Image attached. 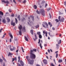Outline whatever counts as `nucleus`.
<instances>
[{
  "label": "nucleus",
  "instance_id": "1",
  "mask_svg": "<svg viewBox=\"0 0 66 66\" xmlns=\"http://www.w3.org/2000/svg\"><path fill=\"white\" fill-rule=\"evenodd\" d=\"M30 58L31 59H35L36 58V55L34 54L33 53V51L32 50H30Z\"/></svg>",
  "mask_w": 66,
  "mask_h": 66
},
{
  "label": "nucleus",
  "instance_id": "2",
  "mask_svg": "<svg viewBox=\"0 0 66 66\" xmlns=\"http://www.w3.org/2000/svg\"><path fill=\"white\" fill-rule=\"evenodd\" d=\"M61 16H59L58 17V19H59V20L60 22H64V19L63 18H62L61 19Z\"/></svg>",
  "mask_w": 66,
  "mask_h": 66
},
{
  "label": "nucleus",
  "instance_id": "3",
  "mask_svg": "<svg viewBox=\"0 0 66 66\" xmlns=\"http://www.w3.org/2000/svg\"><path fill=\"white\" fill-rule=\"evenodd\" d=\"M33 62H34V60H33L32 59V60H30L29 61V63L31 65H33Z\"/></svg>",
  "mask_w": 66,
  "mask_h": 66
},
{
  "label": "nucleus",
  "instance_id": "4",
  "mask_svg": "<svg viewBox=\"0 0 66 66\" xmlns=\"http://www.w3.org/2000/svg\"><path fill=\"white\" fill-rule=\"evenodd\" d=\"M40 13H41L42 15H44V10L43 9H41L40 11Z\"/></svg>",
  "mask_w": 66,
  "mask_h": 66
},
{
  "label": "nucleus",
  "instance_id": "5",
  "mask_svg": "<svg viewBox=\"0 0 66 66\" xmlns=\"http://www.w3.org/2000/svg\"><path fill=\"white\" fill-rule=\"evenodd\" d=\"M43 62L44 64H47V60L46 59H44L43 60Z\"/></svg>",
  "mask_w": 66,
  "mask_h": 66
},
{
  "label": "nucleus",
  "instance_id": "6",
  "mask_svg": "<svg viewBox=\"0 0 66 66\" xmlns=\"http://www.w3.org/2000/svg\"><path fill=\"white\" fill-rule=\"evenodd\" d=\"M20 63L21 66H23V65H24V63H23V62L22 60H20Z\"/></svg>",
  "mask_w": 66,
  "mask_h": 66
},
{
  "label": "nucleus",
  "instance_id": "7",
  "mask_svg": "<svg viewBox=\"0 0 66 66\" xmlns=\"http://www.w3.org/2000/svg\"><path fill=\"white\" fill-rule=\"evenodd\" d=\"M11 25L12 26H15V22H14L13 23V21H11Z\"/></svg>",
  "mask_w": 66,
  "mask_h": 66
},
{
  "label": "nucleus",
  "instance_id": "8",
  "mask_svg": "<svg viewBox=\"0 0 66 66\" xmlns=\"http://www.w3.org/2000/svg\"><path fill=\"white\" fill-rule=\"evenodd\" d=\"M22 28V26L21 25H20L18 27V29L20 30H21Z\"/></svg>",
  "mask_w": 66,
  "mask_h": 66
},
{
  "label": "nucleus",
  "instance_id": "9",
  "mask_svg": "<svg viewBox=\"0 0 66 66\" xmlns=\"http://www.w3.org/2000/svg\"><path fill=\"white\" fill-rule=\"evenodd\" d=\"M19 33L20 35H22V32H21V30H20V31H19Z\"/></svg>",
  "mask_w": 66,
  "mask_h": 66
},
{
  "label": "nucleus",
  "instance_id": "10",
  "mask_svg": "<svg viewBox=\"0 0 66 66\" xmlns=\"http://www.w3.org/2000/svg\"><path fill=\"white\" fill-rule=\"evenodd\" d=\"M15 49H16V48L14 47H13V49L12 48H11L10 49V51H13V50H15Z\"/></svg>",
  "mask_w": 66,
  "mask_h": 66
},
{
  "label": "nucleus",
  "instance_id": "11",
  "mask_svg": "<svg viewBox=\"0 0 66 66\" xmlns=\"http://www.w3.org/2000/svg\"><path fill=\"white\" fill-rule=\"evenodd\" d=\"M23 32H26V29L25 28V27L24 26L22 28Z\"/></svg>",
  "mask_w": 66,
  "mask_h": 66
},
{
  "label": "nucleus",
  "instance_id": "12",
  "mask_svg": "<svg viewBox=\"0 0 66 66\" xmlns=\"http://www.w3.org/2000/svg\"><path fill=\"white\" fill-rule=\"evenodd\" d=\"M7 22H10L11 21V20L9 18H7Z\"/></svg>",
  "mask_w": 66,
  "mask_h": 66
},
{
  "label": "nucleus",
  "instance_id": "13",
  "mask_svg": "<svg viewBox=\"0 0 66 66\" xmlns=\"http://www.w3.org/2000/svg\"><path fill=\"white\" fill-rule=\"evenodd\" d=\"M35 39L34 38H33V39L34 40V41H35L37 39V36H36V35H35Z\"/></svg>",
  "mask_w": 66,
  "mask_h": 66
},
{
  "label": "nucleus",
  "instance_id": "14",
  "mask_svg": "<svg viewBox=\"0 0 66 66\" xmlns=\"http://www.w3.org/2000/svg\"><path fill=\"white\" fill-rule=\"evenodd\" d=\"M30 17L31 18H32V20L33 21H34V16L33 15H30Z\"/></svg>",
  "mask_w": 66,
  "mask_h": 66
},
{
  "label": "nucleus",
  "instance_id": "15",
  "mask_svg": "<svg viewBox=\"0 0 66 66\" xmlns=\"http://www.w3.org/2000/svg\"><path fill=\"white\" fill-rule=\"evenodd\" d=\"M45 23L46 25L45 26L46 28H48V23L46 22H45Z\"/></svg>",
  "mask_w": 66,
  "mask_h": 66
},
{
  "label": "nucleus",
  "instance_id": "16",
  "mask_svg": "<svg viewBox=\"0 0 66 66\" xmlns=\"http://www.w3.org/2000/svg\"><path fill=\"white\" fill-rule=\"evenodd\" d=\"M2 22L3 23H6V20H5V19H3L2 20Z\"/></svg>",
  "mask_w": 66,
  "mask_h": 66
},
{
  "label": "nucleus",
  "instance_id": "17",
  "mask_svg": "<svg viewBox=\"0 0 66 66\" xmlns=\"http://www.w3.org/2000/svg\"><path fill=\"white\" fill-rule=\"evenodd\" d=\"M1 15L2 16H3V13L2 11H0V16Z\"/></svg>",
  "mask_w": 66,
  "mask_h": 66
},
{
  "label": "nucleus",
  "instance_id": "18",
  "mask_svg": "<svg viewBox=\"0 0 66 66\" xmlns=\"http://www.w3.org/2000/svg\"><path fill=\"white\" fill-rule=\"evenodd\" d=\"M24 39L25 40H26V41H27V42H28V38H27V37H26V36H25Z\"/></svg>",
  "mask_w": 66,
  "mask_h": 66
},
{
  "label": "nucleus",
  "instance_id": "19",
  "mask_svg": "<svg viewBox=\"0 0 66 66\" xmlns=\"http://www.w3.org/2000/svg\"><path fill=\"white\" fill-rule=\"evenodd\" d=\"M61 42H62L61 40H60L58 42V44H60L61 43Z\"/></svg>",
  "mask_w": 66,
  "mask_h": 66
},
{
  "label": "nucleus",
  "instance_id": "20",
  "mask_svg": "<svg viewBox=\"0 0 66 66\" xmlns=\"http://www.w3.org/2000/svg\"><path fill=\"white\" fill-rule=\"evenodd\" d=\"M9 35L10 36L11 38H12V39L13 38V36L11 34V33H9Z\"/></svg>",
  "mask_w": 66,
  "mask_h": 66
},
{
  "label": "nucleus",
  "instance_id": "21",
  "mask_svg": "<svg viewBox=\"0 0 66 66\" xmlns=\"http://www.w3.org/2000/svg\"><path fill=\"white\" fill-rule=\"evenodd\" d=\"M34 7L35 9H37V6L35 5H34Z\"/></svg>",
  "mask_w": 66,
  "mask_h": 66
},
{
  "label": "nucleus",
  "instance_id": "22",
  "mask_svg": "<svg viewBox=\"0 0 66 66\" xmlns=\"http://www.w3.org/2000/svg\"><path fill=\"white\" fill-rule=\"evenodd\" d=\"M37 50L36 49H34L32 50V52H33V51H34L35 52H36V51H37Z\"/></svg>",
  "mask_w": 66,
  "mask_h": 66
},
{
  "label": "nucleus",
  "instance_id": "23",
  "mask_svg": "<svg viewBox=\"0 0 66 66\" xmlns=\"http://www.w3.org/2000/svg\"><path fill=\"white\" fill-rule=\"evenodd\" d=\"M15 23L17 24V22H18V20H17V19L16 18H15Z\"/></svg>",
  "mask_w": 66,
  "mask_h": 66
},
{
  "label": "nucleus",
  "instance_id": "24",
  "mask_svg": "<svg viewBox=\"0 0 66 66\" xmlns=\"http://www.w3.org/2000/svg\"><path fill=\"white\" fill-rule=\"evenodd\" d=\"M30 32L31 33L32 35H33V30H30Z\"/></svg>",
  "mask_w": 66,
  "mask_h": 66
},
{
  "label": "nucleus",
  "instance_id": "25",
  "mask_svg": "<svg viewBox=\"0 0 66 66\" xmlns=\"http://www.w3.org/2000/svg\"><path fill=\"white\" fill-rule=\"evenodd\" d=\"M10 55H13V54L10 52H9L8 55V56H10Z\"/></svg>",
  "mask_w": 66,
  "mask_h": 66
},
{
  "label": "nucleus",
  "instance_id": "26",
  "mask_svg": "<svg viewBox=\"0 0 66 66\" xmlns=\"http://www.w3.org/2000/svg\"><path fill=\"white\" fill-rule=\"evenodd\" d=\"M59 63H62V60H59L58 61Z\"/></svg>",
  "mask_w": 66,
  "mask_h": 66
},
{
  "label": "nucleus",
  "instance_id": "27",
  "mask_svg": "<svg viewBox=\"0 0 66 66\" xmlns=\"http://www.w3.org/2000/svg\"><path fill=\"white\" fill-rule=\"evenodd\" d=\"M59 15H63V13H62L60 12H59Z\"/></svg>",
  "mask_w": 66,
  "mask_h": 66
},
{
  "label": "nucleus",
  "instance_id": "28",
  "mask_svg": "<svg viewBox=\"0 0 66 66\" xmlns=\"http://www.w3.org/2000/svg\"><path fill=\"white\" fill-rule=\"evenodd\" d=\"M56 46L57 49H59V45H58V44H56Z\"/></svg>",
  "mask_w": 66,
  "mask_h": 66
},
{
  "label": "nucleus",
  "instance_id": "29",
  "mask_svg": "<svg viewBox=\"0 0 66 66\" xmlns=\"http://www.w3.org/2000/svg\"><path fill=\"white\" fill-rule=\"evenodd\" d=\"M37 34H38V35H40V32H37Z\"/></svg>",
  "mask_w": 66,
  "mask_h": 66
},
{
  "label": "nucleus",
  "instance_id": "30",
  "mask_svg": "<svg viewBox=\"0 0 66 66\" xmlns=\"http://www.w3.org/2000/svg\"><path fill=\"white\" fill-rule=\"evenodd\" d=\"M55 21L56 22H59V20L58 19H56L55 20Z\"/></svg>",
  "mask_w": 66,
  "mask_h": 66
},
{
  "label": "nucleus",
  "instance_id": "31",
  "mask_svg": "<svg viewBox=\"0 0 66 66\" xmlns=\"http://www.w3.org/2000/svg\"><path fill=\"white\" fill-rule=\"evenodd\" d=\"M2 58L3 60H4V61H5V62H6V60H5V58H4L3 57H2Z\"/></svg>",
  "mask_w": 66,
  "mask_h": 66
},
{
  "label": "nucleus",
  "instance_id": "32",
  "mask_svg": "<svg viewBox=\"0 0 66 66\" xmlns=\"http://www.w3.org/2000/svg\"><path fill=\"white\" fill-rule=\"evenodd\" d=\"M0 62L1 63H2L3 62V60L2 59H0Z\"/></svg>",
  "mask_w": 66,
  "mask_h": 66
},
{
  "label": "nucleus",
  "instance_id": "33",
  "mask_svg": "<svg viewBox=\"0 0 66 66\" xmlns=\"http://www.w3.org/2000/svg\"><path fill=\"white\" fill-rule=\"evenodd\" d=\"M40 46L41 49H42V48H43V46H42V44H41V43H40Z\"/></svg>",
  "mask_w": 66,
  "mask_h": 66
},
{
  "label": "nucleus",
  "instance_id": "34",
  "mask_svg": "<svg viewBox=\"0 0 66 66\" xmlns=\"http://www.w3.org/2000/svg\"><path fill=\"white\" fill-rule=\"evenodd\" d=\"M5 3H7V4H9V2L8 1H5Z\"/></svg>",
  "mask_w": 66,
  "mask_h": 66
},
{
  "label": "nucleus",
  "instance_id": "35",
  "mask_svg": "<svg viewBox=\"0 0 66 66\" xmlns=\"http://www.w3.org/2000/svg\"><path fill=\"white\" fill-rule=\"evenodd\" d=\"M18 62H19V61H20V56H19L18 57Z\"/></svg>",
  "mask_w": 66,
  "mask_h": 66
},
{
  "label": "nucleus",
  "instance_id": "36",
  "mask_svg": "<svg viewBox=\"0 0 66 66\" xmlns=\"http://www.w3.org/2000/svg\"><path fill=\"white\" fill-rule=\"evenodd\" d=\"M39 37L40 38H42V35H39Z\"/></svg>",
  "mask_w": 66,
  "mask_h": 66
},
{
  "label": "nucleus",
  "instance_id": "37",
  "mask_svg": "<svg viewBox=\"0 0 66 66\" xmlns=\"http://www.w3.org/2000/svg\"><path fill=\"white\" fill-rule=\"evenodd\" d=\"M57 56H58V54L56 53V56H55V57L56 58H57Z\"/></svg>",
  "mask_w": 66,
  "mask_h": 66
},
{
  "label": "nucleus",
  "instance_id": "38",
  "mask_svg": "<svg viewBox=\"0 0 66 66\" xmlns=\"http://www.w3.org/2000/svg\"><path fill=\"white\" fill-rule=\"evenodd\" d=\"M36 12L38 14H40V12H39L38 11V10L36 11Z\"/></svg>",
  "mask_w": 66,
  "mask_h": 66
},
{
  "label": "nucleus",
  "instance_id": "39",
  "mask_svg": "<svg viewBox=\"0 0 66 66\" xmlns=\"http://www.w3.org/2000/svg\"><path fill=\"white\" fill-rule=\"evenodd\" d=\"M28 56H26V58L27 59V60L28 61H30V59H28Z\"/></svg>",
  "mask_w": 66,
  "mask_h": 66
},
{
  "label": "nucleus",
  "instance_id": "40",
  "mask_svg": "<svg viewBox=\"0 0 66 66\" xmlns=\"http://www.w3.org/2000/svg\"><path fill=\"white\" fill-rule=\"evenodd\" d=\"M26 2H27V1L26 0H25L23 2V3H26Z\"/></svg>",
  "mask_w": 66,
  "mask_h": 66
},
{
  "label": "nucleus",
  "instance_id": "41",
  "mask_svg": "<svg viewBox=\"0 0 66 66\" xmlns=\"http://www.w3.org/2000/svg\"><path fill=\"white\" fill-rule=\"evenodd\" d=\"M8 11L10 13H11L12 12V10H11L10 9H9L8 10Z\"/></svg>",
  "mask_w": 66,
  "mask_h": 66
},
{
  "label": "nucleus",
  "instance_id": "42",
  "mask_svg": "<svg viewBox=\"0 0 66 66\" xmlns=\"http://www.w3.org/2000/svg\"><path fill=\"white\" fill-rule=\"evenodd\" d=\"M48 34V32H46L45 33V36H46V37H47V34Z\"/></svg>",
  "mask_w": 66,
  "mask_h": 66
},
{
  "label": "nucleus",
  "instance_id": "43",
  "mask_svg": "<svg viewBox=\"0 0 66 66\" xmlns=\"http://www.w3.org/2000/svg\"><path fill=\"white\" fill-rule=\"evenodd\" d=\"M40 43V39H39L38 42V44H39V43Z\"/></svg>",
  "mask_w": 66,
  "mask_h": 66
},
{
  "label": "nucleus",
  "instance_id": "44",
  "mask_svg": "<svg viewBox=\"0 0 66 66\" xmlns=\"http://www.w3.org/2000/svg\"><path fill=\"white\" fill-rule=\"evenodd\" d=\"M51 66H55V65H54L53 63H52L51 64Z\"/></svg>",
  "mask_w": 66,
  "mask_h": 66
},
{
  "label": "nucleus",
  "instance_id": "45",
  "mask_svg": "<svg viewBox=\"0 0 66 66\" xmlns=\"http://www.w3.org/2000/svg\"><path fill=\"white\" fill-rule=\"evenodd\" d=\"M2 2H4L5 3V0H2Z\"/></svg>",
  "mask_w": 66,
  "mask_h": 66
},
{
  "label": "nucleus",
  "instance_id": "46",
  "mask_svg": "<svg viewBox=\"0 0 66 66\" xmlns=\"http://www.w3.org/2000/svg\"><path fill=\"white\" fill-rule=\"evenodd\" d=\"M11 16H12V17H14V14L13 13H12Z\"/></svg>",
  "mask_w": 66,
  "mask_h": 66
},
{
  "label": "nucleus",
  "instance_id": "47",
  "mask_svg": "<svg viewBox=\"0 0 66 66\" xmlns=\"http://www.w3.org/2000/svg\"><path fill=\"white\" fill-rule=\"evenodd\" d=\"M39 27V25H38L36 26V28H38Z\"/></svg>",
  "mask_w": 66,
  "mask_h": 66
},
{
  "label": "nucleus",
  "instance_id": "48",
  "mask_svg": "<svg viewBox=\"0 0 66 66\" xmlns=\"http://www.w3.org/2000/svg\"><path fill=\"white\" fill-rule=\"evenodd\" d=\"M46 31H43V34H45V33H46Z\"/></svg>",
  "mask_w": 66,
  "mask_h": 66
},
{
  "label": "nucleus",
  "instance_id": "49",
  "mask_svg": "<svg viewBox=\"0 0 66 66\" xmlns=\"http://www.w3.org/2000/svg\"><path fill=\"white\" fill-rule=\"evenodd\" d=\"M3 30V28H2L0 30V32L1 33L2 32V30Z\"/></svg>",
  "mask_w": 66,
  "mask_h": 66
},
{
  "label": "nucleus",
  "instance_id": "50",
  "mask_svg": "<svg viewBox=\"0 0 66 66\" xmlns=\"http://www.w3.org/2000/svg\"><path fill=\"white\" fill-rule=\"evenodd\" d=\"M42 26H43V27H44L45 28H46V26H45L43 24H42Z\"/></svg>",
  "mask_w": 66,
  "mask_h": 66
},
{
  "label": "nucleus",
  "instance_id": "51",
  "mask_svg": "<svg viewBox=\"0 0 66 66\" xmlns=\"http://www.w3.org/2000/svg\"><path fill=\"white\" fill-rule=\"evenodd\" d=\"M18 19H19V18H20V15H19L17 17Z\"/></svg>",
  "mask_w": 66,
  "mask_h": 66
},
{
  "label": "nucleus",
  "instance_id": "52",
  "mask_svg": "<svg viewBox=\"0 0 66 66\" xmlns=\"http://www.w3.org/2000/svg\"><path fill=\"white\" fill-rule=\"evenodd\" d=\"M50 10H51V8H49L47 9L48 11H50Z\"/></svg>",
  "mask_w": 66,
  "mask_h": 66
},
{
  "label": "nucleus",
  "instance_id": "53",
  "mask_svg": "<svg viewBox=\"0 0 66 66\" xmlns=\"http://www.w3.org/2000/svg\"><path fill=\"white\" fill-rule=\"evenodd\" d=\"M21 48H22V49L23 51V52H24V51H23V47H21Z\"/></svg>",
  "mask_w": 66,
  "mask_h": 66
},
{
  "label": "nucleus",
  "instance_id": "54",
  "mask_svg": "<svg viewBox=\"0 0 66 66\" xmlns=\"http://www.w3.org/2000/svg\"><path fill=\"white\" fill-rule=\"evenodd\" d=\"M5 34L3 35V37H2V38H3V37H5Z\"/></svg>",
  "mask_w": 66,
  "mask_h": 66
},
{
  "label": "nucleus",
  "instance_id": "55",
  "mask_svg": "<svg viewBox=\"0 0 66 66\" xmlns=\"http://www.w3.org/2000/svg\"><path fill=\"white\" fill-rule=\"evenodd\" d=\"M47 51L48 53H50V50H48Z\"/></svg>",
  "mask_w": 66,
  "mask_h": 66
},
{
  "label": "nucleus",
  "instance_id": "56",
  "mask_svg": "<svg viewBox=\"0 0 66 66\" xmlns=\"http://www.w3.org/2000/svg\"><path fill=\"white\" fill-rule=\"evenodd\" d=\"M14 59L15 61H16V60H17V58H16V57H15Z\"/></svg>",
  "mask_w": 66,
  "mask_h": 66
},
{
  "label": "nucleus",
  "instance_id": "57",
  "mask_svg": "<svg viewBox=\"0 0 66 66\" xmlns=\"http://www.w3.org/2000/svg\"><path fill=\"white\" fill-rule=\"evenodd\" d=\"M48 24L49 25H50L51 24V23H50V22H48Z\"/></svg>",
  "mask_w": 66,
  "mask_h": 66
},
{
  "label": "nucleus",
  "instance_id": "58",
  "mask_svg": "<svg viewBox=\"0 0 66 66\" xmlns=\"http://www.w3.org/2000/svg\"><path fill=\"white\" fill-rule=\"evenodd\" d=\"M44 3H45V1H43L42 2V4H44Z\"/></svg>",
  "mask_w": 66,
  "mask_h": 66
},
{
  "label": "nucleus",
  "instance_id": "59",
  "mask_svg": "<svg viewBox=\"0 0 66 66\" xmlns=\"http://www.w3.org/2000/svg\"><path fill=\"white\" fill-rule=\"evenodd\" d=\"M13 2L15 3H16V2H15V0H13Z\"/></svg>",
  "mask_w": 66,
  "mask_h": 66
},
{
  "label": "nucleus",
  "instance_id": "60",
  "mask_svg": "<svg viewBox=\"0 0 66 66\" xmlns=\"http://www.w3.org/2000/svg\"><path fill=\"white\" fill-rule=\"evenodd\" d=\"M11 46H12L11 45L9 46V48H10V49L11 48Z\"/></svg>",
  "mask_w": 66,
  "mask_h": 66
},
{
  "label": "nucleus",
  "instance_id": "61",
  "mask_svg": "<svg viewBox=\"0 0 66 66\" xmlns=\"http://www.w3.org/2000/svg\"><path fill=\"white\" fill-rule=\"evenodd\" d=\"M47 5H48L47 4V3L45 5V7L47 6Z\"/></svg>",
  "mask_w": 66,
  "mask_h": 66
},
{
  "label": "nucleus",
  "instance_id": "62",
  "mask_svg": "<svg viewBox=\"0 0 66 66\" xmlns=\"http://www.w3.org/2000/svg\"><path fill=\"white\" fill-rule=\"evenodd\" d=\"M52 30H54V27L52 28Z\"/></svg>",
  "mask_w": 66,
  "mask_h": 66
},
{
  "label": "nucleus",
  "instance_id": "63",
  "mask_svg": "<svg viewBox=\"0 0 66 66\" xmlns=\"http://www.w3.org/2000/svg\"><path fill=\"white\" fill-rule=\"evenodd\" d=\"M47 46V44H44V46L45 47H46Z\"/></svg>",
  "mask_w": 66,
  "mask_h": 66
},
{
  "label": "nucleus",
  "instance_id": "64",
  "mask_svg": "<svg viewBox=\"0 0 66 66\" xmlns=\"http://www.w3.org/2000/svg\"><path fill=\"white\" fill-rule=\"evenodd\" d=\"M52 26V24H50V27H51Z\"/></svg>",
  "mask_w": 66,
  "mask_h": 66
}]
</instances>
